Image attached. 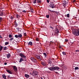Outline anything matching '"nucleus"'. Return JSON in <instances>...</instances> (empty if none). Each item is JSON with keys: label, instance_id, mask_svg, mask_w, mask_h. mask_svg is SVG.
Masks as SVG:
<instances>
[{"label": "nucleus", "instance_id": "obj_27", "mask_svg": "<svg viewBox=\"0 0 79 79\" xmlns=\"http://www.w3.org/2000/svg\"><path fill=\"white\" fill-rule=\"evenodd\" d=\"M15 27H17V26H18V23H16V22H15Z\"/></svg>", "mask_w": 79, "mask_h": 79}, {"label": "nucleus", "instance_id": "obj_21", "mask_svg": "<svg viewBox=\"0 0 79 79\" xmlns=\"http://www.w3.org/2000/svg\"><path fill=\"white\" fill-rule=\"evenodd\" d=\"M75 52L76 53H79V50H75Z\"/></svg>", "mask_w": 79, "mask_h": 79}, {"label": "nucleus", "instance_id": "obj_7", "mask_svg": "<svg viewBox=\"0 0 79 79\" xmlns=\"http://www.w3.org/2000/svg\"><path fill=\"white\" fill-rule=\"evenodd\" d=\"M41 64L44 66H47V63L45 62L42 61L41 62Z\"/></svg>", "mask_w": 79, "mask_h": 79}, {"label": "nucleus", "instance_id": "obj_29", "mask_svg": "<svg viewBox=\"0 0 79 79\" xmlns=\"http://www.w3.org/2000/svg\"><path fill=\"white\" fill-rule=\"evenodd\" d=\"M7 48L5 46L4 47L3 50H6Z\"/></svg>", "mask_w": 79, "mask_h": 79}, {"label": "nucleus", "instance_id": "obj_31", "mask_svg": "<svg viewBox=\"0 0 79 79\" xmlns=\"http://www.w3.org/2000/svg\"><path fill=\"white\" fill-rule=\"evenodd\" d=\"M37 3H41V1H40V0H37Z\"/></svg>", "mask_w": 79, "mask_h": 79}, {"label": "nucleus", "instance_id": "obj_2", "mask_svg": "<svg viewBox=\"0 0 79 79\" xmlns=\"http://www.w3.org/2000/svg\"><path fill=\"white\" fill-rule=\"evenodd\" d=\"M73 32L74 35L75 36H79V29H75L74 30Z\"/></svg>", "mask_w": 79, "mask_h": 79}, {"label": "nucleus", "instance_id": "obj_35", "mask_svg": "<svg viewBox=\"0 0 79 79\" xmlns=\"http://www.w3.org/2000/svg\"><path fill=\"white\" fill-rule=\"evenodd\" d=\"M67 18H69V14H68L67 15Z\"/></svg>", "mask_w": 79, "mask_h": 79}, {"label": "nucleus", "instance_id": "obj_14", "mask_svg": "<svg viewBox=\"0 0 79 79\" xmlns=\"http://www.w3.org/2000/svg\"><path fill=\"white\" fill-rule=\"evenodd\" d=\"M43 55L44 56V58H47V54L46 53H44Z\"/></svg>", "mask_w": 79, "mask_h": 79}, {"label": "nucleus", "instance_id": "obj_36", "mask_svg": "<svg viewBox=\"0 0 79 79\" xmlns=\"http://www.w3.org/2000/svg\"><path fill=\"white\" fill-rule=\"evenodd\" d=\"M49 16H49V15H46V17L47 18H49Z\"/></svg>", "mask_w": 79, "mask_h": 79}, {"label": "nucleus", "instance_id": "obj_44", "mask_svg": "<svg viewBox=\"0 0 79 79\" xmlns=\"http://www.w3.org/2000/svg\"><path fill=\"white\" fill-rule=\"evenodd\" d=\"M65 42H68V39H65Z\"/></svg>", "mask_w": 79, "mask_h": 79}, {"label": "nucleus", "instance_id": "obj_30", "mask_svg": "<svg viewBox=\"0 0 79 79\" xmlns=\"http://www.w3.org/2000/svg\"><path fill=\"white\" fill-rule=\"evenodd\" d=\"M2 19H3V18L2 17H0V23L2 22Z\"/></svg>", "mask_w": 79, "mask_h": 79}, {"label": "nucleus", "instance_id": "obj_40", "mask_svg": "<svg viewBox=\"0 0 79 79\" xmlns=\"http://www.w3.org/2000/svg\"><path fill=\"white\" fill-rule=\"evenodd\" d=\"M36 41H37V42L38 41H39V39H38V38H36Z\"/></svg>", "mask_w": 79, "mask_h": 79}, {"label": "nucleus", "instance_id": "obj_50", "mask_svg": "<svg viewBox=\"0 0 79 79\" xmlns=\"http://www.w3.org/2000/svg\"><path fill=\"white\" fill-rule=\"evenodd\" d=\"M0 38H1V39H2V36H0Z\"/></svg>", "mask_w": 79, "mask_h": 79}, {"label": "nucleus", "instance_id": "obj_51", "mask_svg": "<svg viewBox=\"0 0 79 79\" xmlns=\"http://www.w3.org/2000/svg\"><path fill=\"white\" fill-rule=\"evenodd\" d=\"M76 2V0H74L73 1V2Z\"/></svg>", "mask_w": 79, "mask_h": 79}, {"label": "nucleus", "instance_id": "obj_13", "mask_svg": "<svg viewBox=\"0 0 79 79\" xmlns=\"http://www.w3.org/2000/svg\"><path fill=\"white\" fill-rule=\"evenodd\" d=\"M6 55L7 58H9L11 57V54L10 53Z\"/></svg>", "mask_w": 79, "mask_h": 79}, {"label": "nucleus", "instance_id": "obj_12", "mask_svg": "<svg viewBox=\"0 0 79 79\" xmlns=\"http://www.w3.org/2000/svg\"><path fill=\"white\" fill-rule=\"evenodd\" d=\"M48 63L50 64H52V60L51 59H49L48 60Z\"/></svg>", "mask_w": 79, "mask_h": 79}, {"label": "nucleus", "instance_id": "obj_9", "mask_svg": "<svg viewBox=\"0 0 79 79\" xmlns=\"http://www.w3.org/2000/svg\"><path fill=\"white\" fill-rule=\"evenodd\" d=\"M28 45L32 46L33 45V43H32V42L30 41L28 43Z\"/></svg>", "mask_w": 79, "mask_h": 79}, {"label": "nucleus", "instance_id": "obj_52", "mask_svg": "<svg viewBox=\"0 0 79 79\" xmlns=\"http://www.w3.org/2000/svg\"><path fill=\"white\" fill-rule=\"evenodd\" d=\"M55 73H56V74H58V73L57 72H55Z\"/></svg>", "mask_w": 79, "mask_h": 79}, {"label": "nucleus", "instance_id": "obj_26", "mask_svg": "<svg viewBox=\"0 0 79 79\" xmlns=\"http://www.w3.org/2000/svg\"><path fill=\"white\" fill-rule=\"evenodd\" d=\"M77 69H79V67H76L75 68V70H77Z\"/></svg>", "mask_w": 79, "mask_h": 79}, {"label": "nucleus", "instance_id": "obj_8", "mask_svg": "<svg viewBox=\"0 0 79 79\" xmlns=\"http://www.w3.org/2000/svg\"><path fill=\"white\" fill-rule=\"evenodd\" d=\"M30 59L31 61H34V62H36V60L35 59V58H34V57H31Z\"/></svg>", "mask_w": 79, "mask_h": 79}, {"label": "nucleus", "instance_id": "obj_19", "mask_svg": "<svg viewBox=\"0 0 79 79\" xmlns=\"http://www.w3.org/2000/svg\"><path fill=\"white\" fill-rule=\"evenodd\" d=\"M3 48V46H0V52H1V51L2 50Z\"/></svg>", "mask_w": 79, "mask_h": 79}, {"label": "nucleus", "instance_id": "obj_54", "mask_svg": "<svg viewBox=\"0 0 79 79\" xmlns=\"http://www.w3.org/2000/svg\"><path fill=\"white\" fill-rule=\"evenodd\" d=\"M8 77H10L9 76H8Z\"/></svg>", "mask_w": 79, "mask_h": 79}, {"label": "nucleus", "instance_id": "obj_45", "mask_svg": "<svg viewBox=\"0 0 79 79\" xmlns=\"http://www.w3.org/2000/svg\"><path fill=\"white\" fill-rule=\"evenodd\" d=\"M64 2L65 3V4H66V3H67V2H66L65 1H64Z\"/></svg>", "mask_w": 79, "mask_h": 79}, {"label": "nucleus", "instance_id": "obj_33", "mask_svg": "<svg viewBox=\"0 0 79 79\" xmlns=\"http://www.w3.org/2000/svg\"><path fill=\"white\" fill-rule=\"evenodd\" d=\"M9 37H10V38H11V37H12V35H11V34H9Z\"/></svg>", "mask_w": 79, "mask_h": 79}, {"label": "nucleus", "instance_id": "obj_18", "mask_svg": "<svg viewBox=\"0 0 79 79\" xmlns=\"http://www.w3.org/2000/svg\"><path fill=\"white\" fill-rule=\"evenodd\" d=\"M18 36L19 38H21V37H22L23 36V35H22V34H20L18 35Z\"/></svg>", "mask_w": 79, "mask_h": 79}, {"label": "nucleus", "instance_id": "obj_20", "mask_svg": "<svg viewBox=\"0 0 79 79\" xmlns=\"http://www.w3.org/2000/svg\"><path fill=\"white\" fill-rule=\"evenodd\" d=\"M13 69L15 70H17V67H16V66H14Z\"/></svg>", "mask_w": 79, "mask_h": 79}, {"label": "nucleus", "instance_id": "obj_6", "mask_svg": "<svg viewBox=\"0 0 79 79\" xmlns=\"http://www.w3.org/2000/svg\"><path fill=\"white\" fill-rule=\"evenodd\" d=\"M19 56H21L22 58H26V56L23 54V53H20L19 54Z\"/></svg>", "mask_w": 79, "mask_h": 79}, {"label": "nucleus", "instance_id": "obj_11", "mask_svg": "<svg viewBox=\"0 0 79 79\" xmlns=\"http://www.w3.org/2000/svg\"><path fill=\"white\" fill-rule=\"evenodd\" d=\"M23 61H24V59L22 58H20L19 61V63H21V62Z\"/></svg>", "mask_w": 79, "mask_h": 79}, {"label": "nucleus", "instance_id": "obj_42", "mask_svg": "<svg viewBox=\"0 0 79 79\" xmlns=\"http://www.w3.org/2000/svg\"><path fill=\"white\" fill-rule=\"evenodd\" d=\"M13 38H10V41H11V40H13Z\"/></svg>", "mask_w": 79, "mask_h": 79}, {"label": "nucleus", "instance_id": "obj_24", "mask_svg": "<svg viewBox=\"0 0 79 79\" xmlns=\"http://www.w3.org/2000/svg\"><path fill=\"white\" fill-rule=\"evenodd\" d=\"M8 44H9V42H6L5 43V45H8Z\"/></svg>", "mask_w": 79, "mask_h": 79}, {"label": "nucleus", "instance_id": "obj_1", "mask_svg": "<svg viewBox=\"0 0 79 79\" xmlns=\"http://www.w3.org/2000/svg\"><path fill=\"white\" fill-rule=\"evenodd\" d=\"M48 68V69H49L50 71H55L56 70L58 71V69H60V68L57 66H55L54 67H51Z\"/></svg>", "mask_w": 79, "mask_h": 79}, {"label": "nucleus", "instance_id": "obj_15", "mask_svg": "<svg viewBox=\"0 0 79 79\" xmlns=\"http://www.w3.org/2000/svg\"><path fill=\"white\" fill-rule=\"evenodd\" d=\"M25 77L27 78H29V77H30L29 75L27 74H25Z\"/></svg>", "mask_w": 79, "mask_h": 79}, {"label": "nucleus", "instance_id": "obj_16", "mask_svg": "<svg viewBox=\"0 0 79 79\" xmlns=\"http://www.w3.org/2000/svg\"><path fill=\"white\" fill-rule=\"evenodd\" d=\"M16 18H20V17H21V15L18 14H17L16 15Z\"/></svg>", "mask_w": 79, "mask_h": 79}, {"label": "nucleus", "instance_id": "obj_25", "mask_svg": "<svg viewBox=\"0 0 79 79\" xmlns=\"http://www.w3.org/2000/svg\"><path fill=\"white\" fill-rule=\"evenodd\" d=\"M3 16V13H0V16Z\"/></svg>", "mask_w": 79, "mask_h": 79}, {"label": "nucleus", "instance_id": "obj_38", "mask_svg": "<svg viewBox=\"0 0 79 79\" xmlns=\"http://www.w3.org/2000/svg\"><path fill=\"white\" fill-rule=\"evenodd\" d=\"M36 1H37V0H35V1H33V3L35 4L36 3Z\"/></svg>", "mask_w": 79, "mask_h": 79}, {"label": "nucleus", "instance_id": "obj_49", "mask_svg": "<svg viewBox=\"0 0 79 79\" xmlns=\"http://www.w3.org/2000/svg\"><path fill=\"white\" fill-rule=\"evenodd\" d=\"M6 64H7V63H4L5 65H6Z\"/></svg>", "mask_w": 79, "mask_h": 79}, {"label": "nucleus", "instance_id": "obj_46", "mask_svg": "<svg viewBox=\"0 0 79 79\" xmlns=\"http://www.w3.org/2000/svg\"><path fill=\"white\" fill-rule=\"evenodd\" d=\"M50 28H52V29H53V27H50Z\"/></svg>", "mask_w": 79, "mask_h": 79}, {"label": "nucleus", "instance_id": "obj_53", "mask_svg": "<svg viewBox=\"0 0 79 79\" xmlns=\"http://www.w3.org/2000/svg\"><path fill=\"white\" fill-rule=\"evenodd\" d=\"M4 79H7L6 78H4Z\"/></svg>", "mask_w": 79, "mask_h": 79}, {"label": "nucleus", "instance_id": "obj_39", "mask_svg": "<svg viewBox=\"0 0 79 79\" xmlns=\"http://www.w3.org/2000/svg\"><path fill=\"white\" fill-rule=\"evenodd\" d=\"M22 12H23V13H26V11L25 10H22Z\"/></svg>", "mask_w": 79, "mask_h": 79}, {"label": "nucleus", "instance_id": "obj_3", "mask_svg": "<svg viewBox=\"0 0 79 79\" xmlns=\"http://www.w3.org/2000/svg\"><path fill=\"white\" fill-rule=\"evenodd\" d=\"M38 72L37 71H34L32 73V75L33 77H34V76L35 77H37L38 75Z\"/></svg>", "mask_w": 79, "mask_h": 79}, {"label": "nucleus", "instance_id": "obj_17", "mask_svg": "<svg viewBox=\"0 0 79 79\" xmlns=\"http://www.w3.org/2000/svg\"><path fill=\"white\" fill-rule=\"evenodd\" d=\"M2 78H3L4 79H5L6 77V75H5V74L2 75Z\"/></svg>", "mask_w": 79, "mask_h": 79}, {"label": "nucleus", "instance_id": "obj_5", "mask_svg": "<svg viewBox=\"0 0 79 79\" xmlns=\"http://www.w3.org/2000/svg\"><path fill=\"white\" fill-rule=\"evenodd\" d=\"M59 30H60V28H55V31H56V34H58L60 33Z\"/></svg>", "mask_w": 79, "mask_h": 79}, {"label": "nucleus", "instance_id": "obj_43", "mask_svg": "<svg viewBox=\"0 0 79 79\" xmlns=\"http://www.w3.org/2000/svg\"><path fill=\"white\" fill-rule=\"evenodd\" d=\"M47 2L48 3H49L50 2V0H47Z\"/></svg>", "mask_w": 79, "mask_h": 79}, {"label": "nucleus", "instance_id": "obj_28", "mask_svg": "<svg viewBox=\"0 0 79 79\" xmlns=\"http://www.w3.org/2000/svg\"><path fill=\"white\" fill-rule=\"evenodd\" d=\"M48 10H49L51 12H52V13H55V11H54L53 10H50L48 9Z\"/></svg>", "mask_w": 79, "mask_h": 79}, {"label": "nucleus", "instance_id": "obj_34", "mask_svg": "<svg viewBox=\"0 0 79 79\" xmlns=\"http://www.w3.org/2000/svg\"><path fill=\"white\" fill-rule=\"evenodd\" d=\"M30 10L31 11L32 13H33V8H30Z\"/></svg>", "mask_w": 79, "mask_h": 79}, {"label": "nucleus", "instance_id": "obj_37", "mask_svg": "<svg viewBox=\"0 0 79 79\" xmlns=\"http://www.w3.org/2000/svg\"><path fill=\"white\" fill-rule=\"evenodd\" d=\"M15 37L16 38H18V35H15Z\"/></svg>", "mask_w": 79, "mask_h": 79}, {"label": "nucleus", "instance_id": "obj_48", "mask_svg": "<svg viewBox=\"0 0 79 79\" xmlns=\"http://www.w3.org/2000/svg\"><path fill=\"white\" fill-rule=\"evenodd\" d=\"M59 48H61V46H59Z\"/></svg>", "mask_w": 79, "mask_h": 79}, {"label": "nucleus", "instance_id": "obj_23", "mask_svg": "<svg viewBox=\"0 0 79 79\" xmlns=\"http://www.w3.org/2000/svg\"><path fill=\"white\" fill-rule=\"evenodd\" d=\"M62 53L64 55H66V52H62Z\"/></svg>", "mask_w": 79, "mask_h": 79}, {"label": "nucleus", "instance_id": "obj_22", "mask_svg": "<svg viewBox=\"0 0 79 79\" xmlns=\"http://www.w3.org/2000/svg\"><path fill=\"white\" fill-rule=\"evenodd\" d=\"M36 58H38V59H40V56L39 55H37L36 56Z\"/></svg>", "mask_w": 79, "mask_h": 79}, {"label": "nucleus", "instance_id": "obj_41", "mask_svg": "<svg viewBox=\"0 0 79 79\" xmlns=\"http://www.w3.org/2000/svg\"><path fill=\"white\" fill-rule=\"evenodd\" d=\"M16 29L18 31H19V27L16 28Z\"/></svg>", "mask_w": 79, "mask_h": 79}, {"label": "nucleus", "instance_id": "obj_32", "mask_svg": "<svg viewBox=\"0 0 79 79\" xmlns=\"http://www.w3.org/2000/svg\"><path fill=\"white\" fill-rule=\"evenodd\" d=\"M23 35H24V37H26V36H27V34H26V33H24L23 34Z\"/></svg>", "mask_w": 79, "mask_h": 79}, {"label": "nucleus", "instance_id": "obj_47", "mask_svg": "<svg viewBox=\"0 0 79 79\" xmlns=\"http://www.w3.org/2000/svg\"><path fill=\"white\" fill-rule=\"evenodd\" d=\"M14 18L13 17H11V19H13Z\"/></svg>", "mask_w": 79, "mask_h": 79}, {"label": "nucleus", "instance_id": "obj_4", "mask_svg": "<svg viewBox=\"0 0 79 79\" xmlns=\"http://www.w3.org/2000/svg\"><path fill=\"white\" fill-rule=\"evenodd\" d=\"M49 6H50V7L52 8H54L55 7V5L54 4V3H53L52 2H51L50 3Z\"/></svg>", "mask_w": 79, "mask_h": 79}, {"label": "nucleus", "instance_id": "obj_10", "mask_svg": "<svg viewBox=\"0 0 79 79\" xmlns=\"http://www.w3.org/2000/svg\"><path fill=\"white\" fill-rule=\"evenodd\" d=\"M6 71L7 72V73H8L9 74H12V72L10 71V70H8V69H6Z\"/></svg>", "mask_w": 79, "mask_h": 79}]
</instances>
